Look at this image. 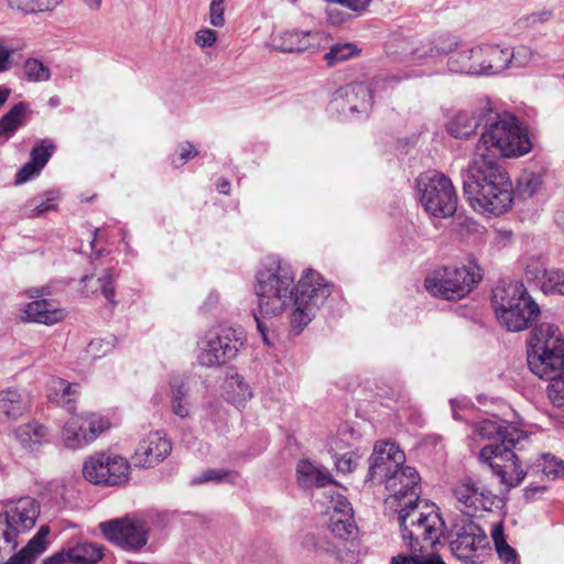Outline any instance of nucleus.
<instances>
[{
    "mask_svg": "<svg viewBox=\"0 0 564 564\" xmlns=\"http://www.w3.org/2000/svg\"><path fill=\"white\" fill-rule=\"evenodd\" d=\"M501 55L505 56L503 57V59H505L503 70H505L509 66H513V67L527 66L533 57V52L530 47L520 45L514 48L501 47Z\"/></svg>",
    "mask_w": 564,
    "mask_h": 564,
    "instance_id": "38",
    "label": "nucleus"
},
{
    "mask_svg": "<svg viewBox=\"0 0 564 564\" xmlns=\"http://www.w3.org/2000/svg\"><path fill=\"white\" fill-rule=\"evenodd\" d=\"M256 281L254 293L258 297V313H253V318L267 346H272L273 341L269 336V328L261 317L278 316L290 304H293L291 324L303 329L330 295V286L316 271L308 270L294 285V273L291 265L276 259L269 260L258 271Z\"/></svg>",
    "mask_w": 564,
    "mask_h": 564,
    "instance_id": "1",
    "label": "nucleus"
},
{
    "mask_svg": "<svg viewBox=\"0 0 564 564\" xmlns=\"http://www.w3.org/2000/svg\"><path fill=\"white\" fill-rule=\"evenodd\" d=\"M79 417L82 419L83 427H85L87 432L86 438L88 444L109 427L108 420L99 414L89 413L86 415H79Z\"/></svg>",
    "mask_w": 564,
    "mask_h": 564,
    "instance_id": "41",
    "label": "nucleus"
},
{
    "mask_svg": "<svg viewBox=\"0 0 564 564\" xmlns=\"http://www.w3.org/2000/svg\"><path fill=\"white\" fill-rule=\"evenodd\" d=\"M109 343H105L102 339H94L87 346V354L91 358H100L109 351Z\"/></svg>",
    "mask_w": 564,
    "mask_h": 564,
    "instance_id": "55",
    "label": "nucleus"
},
{
    "mask_svg": "<svg viewBox=\"0 0 564 564\" xmlns=\"http://www.w3.org/2000/svg\"><path fill=\"white\" fill-rule=\"evenodd\" d=\"M225 395L228 402L235 405L245 404L251 399L252 392L240 375H232L225 382Z\"/></svg>",
    "mask_w": 564,
    "mask_h": 564,
    "instance_id": "32",
    "label": "nucleus"
},
{
    "mask_svg": "<svg viewBox=\"0 0 564 564\" xmlns=\"http://www.w3.org/2000/svg\"><path fill=\"white\" fill-rule=\"evenodd\" d=\"M359 50L352 43L335 44L329 52L325 54V61L328 66H335L358 55Z\"/></svg>",
    "mask_w": 564,
    "mask_h": 564,
    "instance_id": "43",
    "label": "nucleus"
},
{
    "mask_svg": "<svg viewBox=\"0 0 564 564\" xmlns=\"http://www.w3.org/2000/svg\"><path fill=\"white\" fill-rule=\"evenodd\" d=\"M344 502H349L345 497H343L341 495H337L336 496V499H333L332 500V505H333V512H340L343 511L344 509Z\"/></svg>",
    "mask_w": 564,
    "mask_h": 564,
    "instance_id": "64",
    "label": "nucleus"
},
{
    "mask_svg": "<svg viewBox=\"0 0 564 564\" xmlns=\"http://www.w3.org/2000/svg\"><path fill=\"white\" fill-rule=\"evenodd\" d=\"M31 404L32 397L26 390L10 388L0 391V415L6 420H18Z\"/></svg>",
    "mask_w": 564,
    "mask_h": 564,
    "instance_id": "24",
    "label": "nucleus"
},
{
    "mask_svg": "<svg viewBox=\"0 0 564 564\" xmlns=\"http://www.w3.org/2000/svg\"><path fill=\"white\" fill-rule=\"evenodd\" d=\"M408 554H398L391 564H446L436 553H424L421 547H406Z\"/></svg>",
    "mask_w": 564,
    "mask_h": 564,
    "instance_id": "36",
    "label": "nucleus"
},
{
    "mask_svg": "<svg viewBox=\"0 0 564 564\" xmlns=\"http://www.w3.org/2000/svg\"><path fill=\"white\" fill-rule=\"evenodd\" d=\"M404 463L405 455L394 443H377L369 458V470L365 481L381 485Z\"/></svg>",
    "mask_w": 564,
    "mask_h": 564,
    "instance_id": "18",
    "label": "nucleus"
},
{
    "mask_svg": "<svg viewBox=\"0 0 564 564\" xmlns=\"http://www.w3.org/2000/svg\"><path fill=\"white\" fill-rule=\"evenodd\" d=\"M48 533V527L42 525L28 544L19 553L11 556L6 564H33L36 557L46 550L47 542L45 539Z\"/></svg>",
    "mask_w": 564,
    "mask_h": 564,
    "instance_id": "26",
    "label": "nucleus"
},
{
    "mask_svg": "<svg viewBox=\"0 0 564 564\" xmlns=\"http://www.w3.org/2000/svg\"><path fill=\"white\" fill-rule=\"evenodd\" d=\"M130 465L119 455L97 453L87 458L83 466V475L94 485L119 486L129 479Z\"/></svg>",
    "mask_w": 564,
    "mask_h": 564,
    "instance_id": "14",
    "label": "nucleus"
},
{
    "mask_svg": "<svg viewBox=\"0 0 564 564\" xmlns=\"http://www.w3.org/2000/svg\"><path fill=\"white\" fill-rule=\"evenodd\" d=\"M460 513L470 514L479 510H491L497 496L479 480L470 477L460 479L453 487Z\"/></svg>",
    "mask_w": 564,
    "mask_h": 564,
    "instance_id": "16",
    "label": "nucleus"
},
{
    "mask_svg": "<svg viewBox=\"0 0 564 564\" xmlns=\"http://www.w3.org/2000/svg\"><path fill=\"white\" fill-rule=\"evenodd\" d=\"M503 57L499 45L482 44L454 52L447 61V66L453 73L495 75L503 72Z\"/></svg>",
    "mask_w": 564,
    "mask_h": 564,
    "instance_id": "13",
    "label": "nucleus"
},
{
    "mask_svg": "<svg viewBox=\"0 0 564 564\" xmlns=\"http://www.w3.org/2000/svg\"><path fill=\"white\" fill-rule=\"evenodd\" d=\"M87 432L83 427L79 415H73L64 425L63 438L69 448H77L87 445Z\"/></svg>",
    "mask_w": 564,
    "mask_h": 564,
    "instance_id": "34",
    "label": "nucleus"
},
{
    "mask_svg": "<svg viewBox=\"0 0 564 564\" xmlns=\"http://www.w3.org/2000/svg\"><path fill=\"white\" fill-rule=\"evenodd\" d=\"M525 443L517 447L486 445L479 454L478 460L481 465L488 466L492 475L499 479L501 492H509L511 489L520 486L523 481L527 470L522 467L521 458L517 451L524 448Z\"/></svg>",
    "mask_w": 564,
    "mask_h": 564,
    "instance_id": "12",
    "label": "nucleus"
},
{
    "mask_svg": "<svg viewBox=\"0 0 564 564\" xmlns=\"http://www.w3.org/2000/svg\"><path fill=\"white\" fill-rule=\"evenodd\" d=\"M481 278L478 267H442L426 275L424 286L434 297L456 301L470 293Z\"/></svg>",
    "mask_w": 564,
    "mask_h": 564,
    "instance_id": "8",
    "label": "nucleus"
},
{
    "mask_svg": "<svg viewBox=\"0 0 564 564\" xmlns=\"http://www.w3.org/2000/svg\"><path fill=\"white\" fill-rule=\"evenodd\" d=\"M543 458V473L547 476V477H557L564 469V463L563 460L550 455V454H544L542 456Z\"/></svg>",
    "mask_w": 564,
    "mask_h": 564,
    "instance_id": "50",
    "label": "nucleus"
},
{
    "mask_svg": "<svg viewBox=\"0 0 564 564\" xmlns=\"http://www.w3.org/2000/svg\"><path fill=\"white\" fill-rule=\"evenodd\" d=\"M238 474L228 469H207L199 477L193 480L194 484H203L207 481H228L235 482Z\"/></svg>",
    "mask_w": 564,
    "mask_h": 564,
    "instance_id": "45",
    "label": "nucleus"
},
{
    "mask_svg": "<svg viewBox=\"0 0 564 564\" xmlns=\"http://www.w3.org/2000/svg\"><path fill=\"white\" fill-rule=\"evenodd\" d=\"M57 198V195L54 192H48L43 197H35L26 202L24 206V213L28 217H36L48 210H53L56 208V205L53 202Z\"/></svg>",
    "mask_w": 564,
    "mask_h": 564,
    "instance_id": "40",
    "label": "nucleus"
},
{
    "mask_svg": "<svg viewBox=\"0 0 564 564\" xmlns=\"http://www.w3.org/2000/svg\"><path fill=\"white\" fill-rule=\"evenodd\" d=\"M398 513L404 545L421 547L424 553H434L432 547L445 531V522L441 516L435 511L429 513L420 511L417 502L400 508Z\"/></svg>",
    "mask_w": 564,
    "mask_h": 564,
    "instance_id": "7",
    "label": "nucleus"
},
{
    "mask_svg": "<svg viewBox=\"0 0 564 564\" xmlns=\"http://www.w3.org/2000/svg\"><path fill=\"white\" fill-rule=\"evenodd\" d=\"M542 186V177L535 173H524L518 180L519 194L524 197H532Z\"/></svg>",
    "mask_w": 564,
    "mask_h": 564,
    "instance_id": "44",
    "label": "nucleus"
},
{
    "mask_svg": "<svg viewBox=\"0 0 564 564\" xmlns=\"http://www.w3.org/2000/svg\"><path fill=\"white\" fill-rule=\"evenodd\" d=\"M344 509L340 512H333L329 518L330 532L340 540L349 539L356 530L352 519V508L349 502H344Z\"/></svg>",
    "mask_w": 564,
    "mask_h": 564,
    "instance_id": "28",
    "label": "nucleus"
},
{
    "mask_svg": "<svg viewBox=\"0 0 564 564\" xmlns=\"http://www.w3.org/2000/svg\"><path fill=\"white\" fill-rule=\"evenodd\" d=\"M538 377L550 381L547 386V395L551 402L558 408H564V370H560L554 376Z\"/></svg>",
    "mask_w": 564,
    "mask_h": 564,
    "instance_id": "39",
    "label": "nucleus"
},
{
    "mask_svg": "<svg viewBox=\"0 0 564 564\" xmlns=\"http://www.w3.org/2000/svg\"><path fill=\"white\" fill-rule=\"evenodd\" d=\"M527 360L535 376H554L564 370V336L551 323L536 325L529 335Z\"/></svg>",
    "mask_w": 564,
    "mask_h": 564,
    "instance_id": "5",
    "label": "nucleus"
},
{
    "mask_svg": "<svg viewBox=\"0 0 564 564\" xmlns=\"http://www.w3.org/2000/svg\"><path fill=\"white\" fill-rule=\"evenodd\" d=\"M78 384L69 383L62 378H52L48 382L47 397L50 401L66 409L69 412L75 410L78 398Z\"/></svg>",
    "mask_w": 564,
    "mask_h": 564,
    "instance_id": "25",
    "label": "nucleus"
},
{
    "mask_svg": "<svg viewBox=\"0 0 564 564\" xmlns=\"http://www.w3.org/2000/svg\"><path fill=\"white\" fill-rule=\"evenodd\" d=\"M96 284H98V288L100 290V293L111 303L112 305L116 304L115 302V272L112 269L105 270L97 279Z\"/></svg>",
    "mask_w": 564,
    "mask_h": 564,
    "instance_id": "47",
    "label": "nucleus"
},
{
    "mask_svg": "<svg viewBox=\"0 0 564 564\" xmlns=\"http://www.w3.org/2000/svg\"><path fill=\"white\" fill-rule=\"evenodd\" d=\"M336 466L341 473H350L356 467V460L350 453H345L336 459Z\"/></svg>",
    "mask_w": 564,
    "mask_h": 564,
    "instance_id": "58",
    "label": "nucleus"
},
{
    "mask_svg": "<svg viewBox=\"0 0 564 564\" xmlns=\"http://www.w3.org/2000/svg\"><path fill=\"white\" fill-rule=\"evenodd\" d=\"M70 563L68 557V550H62L54 555L44 560L43 564H67Z\"/></svg>",
    "mask_w": 564,
    "mask_h": 564,
    "instance_id": "63",
    "label": "nucleus"
},
{
    "mask_svg": "<svg viewBox=\"0 0 564 564\" xmlns=\"http://www.w3.org/2000/svg\"><path fill=\"white\" fill-rule=\"evenodd\" d=\"M245 340L242 332L232 327H213L198 341V364L207 368L225 365L238 355Z\"/></svg>",
    "mask_w": 564,
    "mask_h": 564,
    "instance_id": "10",
    "label": "nucleus"
},
{
    "mask_svg": "<svg viewBox=\"0 0 564 564\" xmlns=\"http://www.w3.org/2000/svg\"><path fill=\"white\" fill-rule=\"evenodd\" d=\"M317 467L308 462H301L297 465V481L303 487L312 486L314 475H316Z\"/></svg>",
    "mask_w": 564,
    "mask_h": 564,
    "instance_id": "51",
    "label": "nucleus"
},
{
    "mask_svg": "<svg viewBox=\"0 0 564 564\" xmlns=\"http://www.w3.org/2000/svg\"><path fill=\"white\" fill-rule=\"evenodd\" d=\"M217 40L216 32L210 29H203L196 33L195 43L200 47H210Z\"/></svg>",
    "mask_w": 564,
    "mask_h": 564,
    "instance_id": "54",
    "label": "nucleus"
},
{
    "mask_svg": "<svg viewBox=\"0 0 564 564\" xmlns=\"http://www.w3.org/2000/svg\"><path fill=\"white\" fill-rule=\"evenodd\" d=\"M475 432L482 438L492 440L496 445L501 447H517L521 443H528L529 435L511 423H499L494 420H484L475 425Z\"/></svg>",
    "mask_w": 564,
    "mask_h": 564,
    "instance_id": "19",
    "label": "nucleus"
},
{
    "mask_svg": "<svg viewBox=\"0 0 564 564\" xmlns=\"http://www.w3.org/2000/svg\"><path fill=\"white\" fill-rule=\"evenodd\" d=\"M28 110V104L21 101L15 104L7 113H4L0 118V137L10 139L24 123Z\"/></svg>",
    "mask_w": 564,
    "mask_h": 564,
    "instance_id": "29",
    "label": "nucleus"
},
{
    "mask_svg": "<svg viewBox=\"0 0 564 564\" xmlns=\"http://www.w3.org/2000/svg\"><path fill=\"white\" fill-rule=\"evenodd\" d=\"M420 200L434 217L447 218L457 209V194L452 181L443 173L427 171L416 178Z\"/></svg>",
    "mask_w": 564,
    "mask_h": 564,
    "instance_id": "11",
    "label": "nucleus"
},
{
    "mask_svg": "<svg viewBox=\"0 0 564 564\" xmlns=\"http://www.w3.org/2000/svg\"><path fill=\"white\" fill-rule=\"evenodd\" d=\"M462 178L464 195L475 210L498 216L512 205V183L495 153L475 150Z\"/></svg>",
    "mask_w": 564,
    "mask_h": 564,
    "instance_id": "2",
    "label": "nucleus"
},
{
    "mask_svg": "<svg viewBox=\"0 0 564 564\" xmlns=\"http://www.w3.org/2000/svg\"><path fill=\"white\" fill-rule=\"evenodd\" d=\"M171 449V442L161 432H151L139 443L134 452V464L143 468L154 467L167 457Z\"/></svg>",
    "mask_w": 564,
    "mask_h": 564,
    "instance_id": "20",
    "label": "nucleus"
},
{
    "mask_svg": "<svg viewBox=\"0 0 564 564\" xmlns=\"http://www.w3.org/2000/svg\"><path fill=\"white\" fill-rule=\"evenodd\" d=\"M12 54L13 50L6 44L4 40L0 39V73L11 68Z\"/></svg>",
    "mask_w": 564,
    "mask_h": 564,
    "instance_id": "57",
    "label": "nucleus"
},
{
    "mask_svg": "<svg viewBox=\"0 0 564 564\" xmlns=\"http://www.w3.org/2000/svg\"><path fill=\"white\" fill-rule=\"evenodd\" d=\"M527 274L540 280V288L544 294L557 293L564 295V271L560 269L531 270L527 265Z\"/></svg>",
    "mask_w": 564,
    "mask_h": 564,
    "instance_id": "27",
    "label": "nucleus"
},
{
    "mask_svg": "<svg viewBox=\"0 0 564 564\" xmlns=\"http://www.w3.org/2000/svg\"><path fill=\"white\" fill-rule=\"evenodd\" d=\"M413 76L410 73L398 72L397 74L378 75L369 86L362 83L346 85L335 91L333 104L341 112H366L372 105L373 94L393 89L402 80Z\"/></svg>",
    "mask_w": 564,
    "mask_h": 564,
    "instance_id": "9",
    "label": "nucleus"
},
{
    "mask_svg": "<svg viewBox=\"0 0 564 564\" xmlns=\"http://www.w3.org/2000/svg\"><path fill=\"white\" fill-rule=\"evenodd\" d=\"M497 321L508 332H521L539 317L541 311L520 281L501 280L491 295Z\"/></svg>",
    "mask_w": 564,
    "mask_h": 564,
    "instance_id": "3",
    "label": "nucleus"
},
{
    "mask_svg": "<svg viewBox=\"0 0 564 564\" xmlns=\"http://www.w3.org/2000/svg\"><path fill=\"white\" fill-rule=\"evenodd\" d=\"M40 507L31 497L19 499L2 517L8 521L14 532L20 535L30 531L39 517Z\"/></svg>",
    "mask_w": 564,
    "mask_h": 564,
    "instance_id": "21",
    "label": "nucleus"
},
{
    "mask_svg": "<svg viewBox=\"0 0 564 564\" xmlns=\"http://www.w3.org/2000/svg\"><path fill=\"white\" fill-rule=\"evenodd\" d=\"M443 536L452 553L465 563L480 564L490 554L489 539L470 514L454 516Z\"/></svg>",
    "mask_w": 564,
    "mask_h": 564,
    "instance_id": "6",
    "label": "nucleus"
},
{
    "mask_svg": "<svg viewBox=\"0 0 564 564\" xmlns=\"http://www.w3.org/2000/svg\"><path fill=\"white\" fill-rule=\"evenodd\" d=\"M420 480L419 473L413 467L401 465L383 480L389 492L387 502L400 508L415 505L420 499Z\"/></svg>",
    "mask_w": 564,
    "mask_h": 564,
    "instance_id": "15",
    "label": "nucleus"
},
{
    "mask_svg": "<svg viewBox=\"0 0 564 564\" xmlns=\"http://www.w3.org/2000/svg\"><path fill=\"white\" fill-rule=\"evenodd\" d=\"M41 167L36 165V163L31 160L26 162L17 173L15 175V184L20 185L28 182L34 175H37L41 172Z\"/></svg>",
    "mask_w": 564,
    "mask_h": 564,
    "instance_id": "53",
    "label": "nucleus"
},
{
    "mask_svg": "<svg viewBox=\"0 0 564 564\" xmlns=\"http://www.w3.org/2000/svg\"><path fill=\"white\" fill-rule=\"evenodd\" d=\"M68 557L74 564H96L104 557V547L93 542L77 543L68 549Z\"/></svg>",
    "mask_w": 564,
    "mask_h": 564,
    "instance_id": "30",
    "label": "nucleus"
},
{
    "mask_svg": "<svg viewBox=\"0 0 564 564\" xmlns=\"http://www.w3.org/2000/svg\"><path fill=\"white\" fill-rule=\"evenodd\" d=\"M55 145L53 142L48 140H41L39 143L34 145L31 150V161L36 163L41 169L45 166L47 161L50 160Z\"/></svg>",
    "mask_w": 564,
    "mask_h": 564,
    "instance_id": "46",
    "label": "nucleus"
},
{
    "mask_svg": "<svg viewBox=\"0 0 564 564\" xmlns=\"http://www.w3.org/2000/svg\"><path fill=\"white\" fill-rule=\"evenodd\" d=\"M23 74L26 80L39 83L51 78V70L37 58H28L23 64Z\"/></svg>",
    "mask_w": 564,
    "mask_h": 564,
    "instance_id": "42",
    "label": "nucleus"
},
{
    "mask_svg": "<svg viewBox=\"0 0 564 564\" xmlns=\"http://www.w3.org/2000/svg\"><path fill=\"white\" fill-rule=\"evenodd\" d=\"M319 35L315 32L285 30L271 37V46L283 53H301L318 46Z\"/></svg>",
    "mask_w": 564,
    "mask_h": 564,
    "instance_id": "22",
    "label": "nucleus"
},
{
    "mask_svg": "<svg viewBox=\"0 0 564 564\" xmlns=\"http://www.w3.org/2000/svg\"><path fill=\"white\" fill-rule=\"evenodd\" d=\"M18 534L8 523V521L0 514V551L1 550H15L18 546Z\"/></svg>",
    "mask_w": 564,
    "mask_h": 564,
    "instance_id": "48",
    "label": "nucleus"
},
{
    "mask_svg": "<svg viewBox=\"0 0 564 564\" xmlns=\"http://www.w3.org/2000/svg\"><path fill=\"white\" fill-rule=\"evenodd\" d=\"M104 535L112 543L127 550H139L147 544L148 532L144 523L131 519H115L99 525Z\"/></svg>",
    "mask_w": 564,
    "mask_h": 564,
    "instance_id": "17",
    "label": "nucleus"
},
{
    "mask_svg": "<svg viewBox=\"0 0 564 564\" xmlns=\"http://www.w3.org/2000/svg\"><path fill=\"white\" fill-rule=\"evenodd\" d=\"M171 409L181 419L188 417L191 413V406L186 400H171Z\"/></svg>",
    "mask_w": 564,
    "mask_h": 564,
    "instance_id": "59",
    "label": "nucleus"
},
{
    "mask_svg": "<svg viewBox=\"0 0 564 564\" xmlns=\"http://www.w3.org/2000/svg\"><path fill=\"white\" fill-rule=\"evenodd\" d=\"M63 0H8L12 10L22 13H39L54 10Z\"/></svg>",
    "mask_w": 564,
    "mask_h": 564,
    "instance_id": "37",
    "label": "nucleus"
},
{
    "mask_svg": "<svg viewBox=\"0 0 564 564\" xmlns=\"http://www.w3.org/2000/svg\"><path fill=\"white\" fill-rule=\"evenodd\" d=\"M552 15L553 12L551 10H542L527 15L520 22L523 23L525 26H531L536 23H543L549 21L552 18Z\"/></svg>",
    "mask_w": 564,
    "mask_h": 564,
    "instance_id": "56",
    "label": "nucleus"
},
{
    "mask_svg": "<svg viewBox=\"0 0 564 564\" xmlns=\"http://www.w3.org/2000/svg\"><path fill=\"white\" fill-rule=\"evenodd\" d=\"M302 547L308 552H328L330 550L329 542L319 535L310 533L302 540Z\"/></svg>",
    "mask_w": 564,
    "mask_h": 564,
    "instance_id": "49",
    "label": "nucleus"
},
{
    "mask_svg": "<svg viewBox=\"0 0 564 564\" xmlns=\"http://www.w3.org/2000/svg\"><path fill=\"white\" fill-rule=\"evenodd\" d=\"M178 151H180V158L184 162H186L191 158H195L198 154V151L196 150L194 144L191 142H184V143L180 144Z\"/></svg>",
    "mask_w": 564,
    "mask_h": 564,
    "instance_id": "61",
    "label": "nucleus"
},
{
    "mask_svg": "<svg viewBox=\"0 0 564 564\" xmlns=\"http://www.w3.org/2000/svg\"><path fill=\"white\" fill-rule=\"evenodd\" d=\"M46 434L47 429L36 422L23 424L15 430V436L21 445L30 449H33L35 445L41 444Z\"/></svg>",
    "mask_w": 564,
    "mask_h": 564,
    "instance_id": "35",
    "label": "nucleus"
},
{
    "mask_svg": "<svg viewBox=\"0 0 564 564\" xmlns=\"http://www.w3.org/2000/svg\"><path fill=\"white\" fill-rule=\"evenodd\" d=\"M484 131L475 150L502 156H521L531 150V141L518 119L509 115H499L491 109L482 115Z\"/></svg>",
    "mask_w": 564,
    "mask_h": 564,
    "instance_id": "4",
    "label": "nucleus"
},
{
    "mask_svg": "<svg viewBox=\"0 0 564 564\" xmlns=\"http://www.w3.org/2000/svg\"><path fill=\"white\" fill-rule=\"evenodd\" d=\"M224 0H212L209 6V22L215 28H221L225 24Z\"/></svg>",
    "mask_w": 564,
    "mask_h": 564,
    "instance_id": "52",
    "label": "nucleus"
},
{
    "mask_svg": "<svg viewBox=\"0 0 564 564\" xmlns=\"http://www.w3.org/2000/svg\"><path fill=\"white\" fill-rule=\"evenodd\" d=\"M66 316L64 308L52 300H36L25 305L21 314V321L53 325L63 321Z\"/></svg>",
    "mask_w": 564,
    "mask_h": 564,
    "instance_id": "23",
    "label": "nucleus"
},
{
    "mask_svg": "<svg viewBox=\"0 0 564 564\" xmlns=\"http://www.w3.org/2000/svg\"><path fill=\"white\" fill-rule=\"evenodd\" d=\"M187 395V388L184 382L176 380L171 382V400H185Z\"/></svg>",
    "mask_w": 564,
    "mask_h": 564,
    "instance_id": "60",
    "label": "nucleus"
},
{
    "mask_svg": "<svg viewBox=\"0 0 564 564\" xmlns=\"http://www.w3.org/2000/svg\"><path fill=\"white\" fill-rule=\"evenodd\" d=\"M480 122H484L482 116L478 118L471 112L462 111L451 121L448 132L455 138L467 139L475 133Z\"/></svg>",
    "mask_w": 564,
    "mask_h": 564,
    "instance_id": "31",
    "label": "nucleus"
},
{
    "mask_svg": "<svg viewBox=\"0 0 564 564\" xmlns=\"http://www.w3.org/2000/svg\"><path fill=\"white\" fill-rule=\"evenodd\" d=\"M491 538L498 557L503 564H519L517 551L506 540L502 522H498L492 527Z\"/></svg>",
    "mask_w": 564,
    "mask_h": 564,
    "instance_id": "33",
    "label": "nucleus"
},
{
    "mask_svg": "<svg viewBox=\"0 0 564 564\" xmlns=\"http://www.w3.org/2000/svg\"><path fill=\"white\" fill-rule=\"evenodd\" d=\"M332 482H333V478L328 473L323 471L318 468L316 469V475H314V478L312 480V486L325 487L326 485L332 484Z\"/></svg>",
    "mask_w": 564,
    "mask_h": 564,
    "instance_id": "62",
    "label": "nucleus"
}]
</instances>
